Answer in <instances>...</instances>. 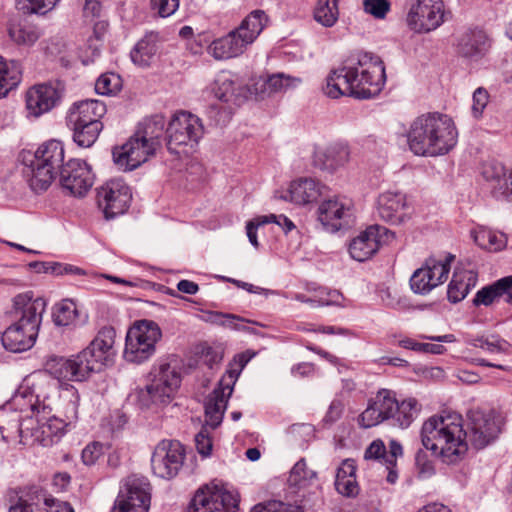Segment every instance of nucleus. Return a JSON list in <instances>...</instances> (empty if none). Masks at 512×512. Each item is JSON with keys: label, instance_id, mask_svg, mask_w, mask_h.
I'll list each match as a JSON object with an SVG mask.
<instances>
[{"label": "nucleus", "instance_id": "8", "mask_svg": "<svg viewBox=\"0 0 512 512\" xmlns=\"http://www.w3.org/2000/svg\"><path fill=\"white\" fill-rule=\"evenodd\" d=\"M161 337V329L154 321L136 322L127 332L124 358L137 364L148 360L155 353L156 343Z\"/></svg>", "mask_w": 512, "mask_h": 512}, {"label": "nucleus", "instance_id": "27", "mask_svg": "<svg viewBox=\"0 0 512 512\" xmlns=\"http://www.w3.org/2000/svg\"><path fill=\"white\" fill-rule=\"evenodd\" d=\"M45 490L36 485L19 487L10 497L8 512H43Z\"/></svg>", "mask_w": 512, "mask_h": 512}, {"label": "nucleus", "instance_id": "46", "mask_svg": "<svg viewBox=\"0 0 512 512\" xmlns=\"http://www.w3.org/2000/svg\"><path fill=\"white\" fill-rule=\"evenodd\" d=\"M122 78L114 72L101 74L95 83V91L100 95H113L122 89Z\"/></svg>", "mask_w": 512, "mask_h": 512}, {"label": "nucleus", "instance_id": "2", "mask_svg": "<svg viewBox=\"0 0 512 512\" xmlns=\"http://www.w3.org/2000/svg\"><path fill=\"white\" fill-rule=\"evenodd\" d=\"M457 129L451 117L427 112L416 117L405 133L409 150L416 156H441L457 143Z\"/></svg>", "mask_w": 512, "mask_h": 512}, {"label": "nucleus", "instance_id": "22", "mask_svg": "<svg viewBox=\"0 0 512 512\" xmlns=\"http://www.w3.org/2000/svg\"><path fill=\"white\" fill-rule=\"evenodd\" d=\"M22 163L37 162L48 167L52 171L59 174L64 163L65 151L62 142L58 140H49L38 147L33 153L30 151H22L20 154Z\"/></svg>", "mask_w": 512, "mask_h": 512}, {"label": "nucleus", "instance_id": "13", "mask_svg": "<svg viewBox=\"0 0 512 512\" xmlns=\"http://www.w3.org/2000/svg\"><path fill=\"white\" fill-rule=\"evenodd\" d=\"M151 502V484L142 475L128 476L111 512H148Z\"/></svg>", "mask_w": 512, "mask_h": 512}, {"label": "nucleus", "instance_id": "29", "mask_svg": "<svg viewBox=\"0 0 512 512\" xmlns=\"http://www.w3.org/2000/svg\"><path fill=\"white\" fill-rule=\"evenodd\" d=\"M244 40L240 38L235 30L230 31L227 35L215 39L209 45V53L217 60H225L241 55L248 46Z\"/></svg>", "mask_w": 512, "mask_h": 512}, {"label": "nucleus", "instance_id": "28", "mask_svg": "<svg viewBox=\"0 0 512 512\" xmlns=\"http://www.w3.org/2000/svg\"><path fill=\"white\" fill-rule=\"evenodd\" d=\"M230 396L229 390L225 388V385H221V381H219L218 386L207 397L205 418L207 425L212 429L217 428L222 423Z\"/></svg>", "mask_w": 512, "mask_h": 512}, {"label": "nucleus", "instance_id": "16", "mask_svg": "<svg viewBox=\"0 0 512 512\" xmlns=\"http://www.w3.org/2000/svg\"><path fill=\"white\" fill-rule=\"evenodd\" d=\"M467 438L475 449H483L500 433V425L493 411L472 409L467 414Z\"/></svg>", "mask_w": 512, "mask_h": 512}, {"label": "nucleus", "instance_id": "5", "mask_svg": "<svg viewBox=\"0 0 512 512\" xmlns=\"http://www.w3.org/2000/svg\"><path fill=\"white\" fill-rule=\"evenodd\" d=\"M421 410L422 405L416 398L398 400L395 392L381 389L368 401L367 408L358 417V424L363 428H371L386 422L393 427L407 429L418 418Z\"/></svg>", "mask_w": 512, "mask_h": 512}, {"label": "nucleus", "instance_id": "31", "mask_svg": "<svg viewBox=\"0 0 512 512\" xmlns=\"http://www.w3.org/2000/svg\"><path fill=\"white\" fill-rule=\"evenodd\" d=\"M269 22V17L264 10L251 11L234 29L247 45L252 44L262 33Z\"/></svg>", "mask_w": 512, "mask_h": 512}, {"label": "nucleus", "instance_id": "59", "mask_svg": "<svg viewBox=\"0 0 512 512\" xmlns=\"http://www.w3.org/2000/svg\"><path fill=\"white\" fill-rule=\"evenodd\" d=\"M258 224H269L274 223L277 224L279 227L282 228L285 234H288L292 230L296 228L295 224L292 220H290L287 216L280 214H269V215H262L258 216Z\"/></svg>", "mask_w": 512, "mask_h": 512}, {"label": "nucleus", "instance_id": "60", "mask_svg": "<svg viewBox=\"0 0 512 512\" xmlns=\"http://www.w3.org/2000/svg\"><path fill=\"white\" fill-rule=\"evenodd\" d=\"M103 454V444L100 442H92L83 449L81 458L85 465L91 466L94 465Z\"/></svg>", "mask_w": 512, "mask_h": 512}, {"label": "nucleus", "instance_id": "43", "mask_svg": "<svg viewBox=\"0 0 512 512\" xmlns=\"http://www.w3.org/2000/svg\"><path fill=\"white\" fill-rule=\"evenodd\" d=\"M454 255L448 254L442 259H438L436 257H429L425 260V265L431 268L433 274L431 276L436 278V281H433L435 287L443 284L447 279L450 273L451 263L454 260Z\"/></svg>", "mask_w": 512, "mask_h": 512}, {"label": "nucleus", "instance_id": "21", "mask_svg": "<svg viewBox=\"0 0 512 512\" xmlns=\"http://www.w3.org/2000/svg\"><path fill=\"white\" fill-rule=\"evenodd\" d=\"M413 212L407 194H379L377 213L382 220L390 224H400L409 219Z\"/></svg>", "mask_w": 512, "mask_h": 512}, {"label": "nucleus", "instance_id": "12", "mask_svg": "<svg viewBox=\"0 0 512 512\" xmlns=\"http://www.w3.org/2000/svg\"><path fill=\"white\" fill-rule=\"evenodd\" d=\"M202 135L200 118L187 111H178L166 128L167 149L171 154L179 155V147L198 143Z\"/></svg>", "mask_w": 512, "mask_h": 512}, {"label": "nucleus", "instance_id": "37", "mask_svg": "<svg viewBox=\"0 0 512 512\" xmlns=\"http://www.w3.org/2000/svg\"><path fill=\"white\" fill-rule=\"evenodd\" d=\"M512 286V276H506L498 279L494 283L481 288L475 294L473 304L475 306H490L502 296L509 293Z\"/></svg>", "mask_w": 512, "mask_h": 512}, {"label": "nucleus", "instance_id": "32", "mask_svg": "<svg viewBox=\"0 0 512 512\" xmlns=\"http://www.w3.org/2000/svg\"><path fill=\"white\" fill-rule=\"evenodd\" d=\"M23 175L26 178L30 189L33 192L46 191L56 180L58 173L37 162L22 163Z\"/></svg>", "mask_w": 512, "mask_h": 512}, {"label": "nucleus", "instance_id": "56", "mask_svg": "<svg viewBox=\"0 0 512 512\" xmlns=\"http://www.w3.org/2000/svg\"><path fill=\"white\" fill-rule=\"evenodd\" d=\"M364 11L376 19H384L391 9V3L388 0H364Z\"/></svg>", "mask_w": 512, "mask_h": 512}, {"label": "nucleus", "instance_id": "17", "mask_svg": "<svg viewBox=\"0 0 512 512\" xmlns=\"http://www.w3.org/2000/svg\"><path fill=\"white\" fill-rule=\"evenodd\" d=\"M389 238H394V234L386 227L378 224L370 225L351 240L348 252L351 258L358 262L367 261Z\"/></svg>", "mask_w": 512, "mask_h": 512}, {"label": "nucleus", "instance_id": "40", "mask_svg": "<svg viewBox=\"0 0 512 512\" xmlns=\"http://www.w3.org/2000/svg\"><path fill=\"white\" fill-rule=\"evenodd\" d=\"M72 131L74 143L81 148H90L97 141L103 124H67Z\"/></svg>", "mask_w": 512, "mask_h": 512}, {"label": "nucleus", "instance_id": "55", "mask_svg": "<svg viewBox=\"0 0 512 512\" xmlns=\"http://www.w3.org/2000/svg\"><path fill=\"white\" fill-rule=\"evenodd\" d=\"M322 188H325V186H321L315 179L300 177L290 183L287 192H322Z\"/></svg>", "mask_w": 512, "mask_h": 512}, {"label": "nucleus", "instance_id": "34", "mask_svg": "<svg viewBox=\"0 0 512 512\" xmlns=\"http://www.w3.org/2000/svg\"><path fill=\"white\" fill-rule=\"evenodd\" d=\"M158 34L147 32L131 49L130 58L138 67H149L157 53Z\"/></svg>", "mask_w": 512, "mask_h": 512}, {"label": "nucleus", "instance_id": "25", "mask_svg": "<svg viewBox=\"0 0 512 512\" xmlns=\"http://www.w3.org/2000/svg\"><path fill=\"white\" fill-rule=\"evenodd\" d=\"M491 47L490 39L482 29H469L459 39L457 49L461 57L478 61Z\"/></svg>", "mask_w": 512, "mask_h": 512}, {"label": "nucleus", "instance_id": "53", "mask_svg": "<svg viewBox=\"0 0 512 512\" xmlns=\"http://www.w3.org/2000/svg\"><path fill=\"white\" fill-rule=\"evenodd\" d=\"M308 290L312 291L311 288H308ZM313 292L316 294L318 306L341 305L343 296L338 290L319 287L313 288Z\"/></svg>", "mask_w": 512, "mask_h": 512}, {"label": "nucleus", "instance_id": "41", "mask_svg": "<svg viewBox=\"0 0 512 512\" xmlns=\"http://www.w3.org/2000/svg\"><path fill=\"white\" fill-rule=\"evenodd\" d=\"M254 355L255 353L247 350L243 353L235 355L233 360L229 363V368L227 369L226 374L220 380L221 385H225V388L229 390V394H232L238 377L240 376L244 367L254 357Z\"/></svg>", "mask_w": 512, "mask_h": 512}, {"label": "nucleus", "instance_id": "54", "mask_svg": "<svg viewBox=\"0 0 512 512\" xmlns=\"http://www.w3.org/2000/svg\"><path fill=\"white\" fill-rule=\"evenodd\" d=\"M250 512H303V510L299 506L271 500L255 505Z\"/></svg>", "mask_w": 512, "mask_h": 512}, {"label": "nucleus", "instance_id": "44", "mask_svg": "<svg viewBox=\"0 0 512 512\" xmlns=\"http://www.w3.org/2000/svg\"><path fill=\"white\" fill-rule=\"evenodd\" d=\"M470 345L481 348L489 353H508L512 347L508 341L500 338L498 335L474 338L470 341Z\"/></svg>", "mask_w": 512, "mask_h": 512}, {"label": "nucleus", "instance_id": "48", "mask_svg": "<svg viewBox=\"0 0 512 512\" xmlns=\"http://www.w3.org/2000/svg\"><path fill=\"white\" fill-rule=\"evenodd\" d=\"M214 95L224 103L240 105L242 102L240 93L236 92V83L231 79H224L218 82L214 88Z\"/></svg>", "mask_w": 512, "mask_h": 512}, {"label": "nucleus", "instance_id": "49", "mask_svg": "<svg viewBox=\"0 0 512 512\" xmlns=\"http://www.w3.org/2000/svg\"><path fill=\"white\" fill-rule=\"evenodd\" d=\"M293 80L294 78L282 73L271 75L262 81L260 92L270 95L284 91L292 85Z\"/></svg>", "mask_w": 512, "mask_h": 512}, {"label": "nucleus", "instance_id": "23", "mask_svg": "<svg viewBox=\"0 0 512 512\" xmlns=\"http://www.w3.org/2000/svg\"><path fill=\"white\" fill-rule=\"evenodd\" d=\"M349 157V146L343 142H335L314 153L313 166L332 174L343 167L349 161Z\"/></svg>", "mask_w": 512, "mask_h": 512}, {"label": "nucleus", "instance_id": "52", "mask_svg": "<svg viewBox=\"0 0 512 512\" xmlns=\"http://www.w3.org/2000/svg\"><path fill=\"white\" fill-rule=\"evenodd\" d=\"M206 321L217 324L229 328H233L236 330H245L244 326H239L236 322L238 321H245L240 316L230 314V313H223L218 311H208L206 312Z\"/></svg>", "mask_w": 512, "mask_h": 512}, {"label": "nucleus", "instance_id": "36", "mask_svg": "<svg viewBox=\"0 0 512 512\" xmlns=\"http://www.w3.org/2000/svg\"><path fill=\"white\" fill-rule=\"evenodd\" d=\"M335 488L340 494L347 497H354L358 494L359 488L356 481V466L353 460H344L337 469Z\"/></svg>", "mask_w": 512, "mask_h": 512}, {"label": "nucleus", "instance_id": "11", "mask_svg": "<svg viewBox=\"0 0 512 512\" xmlns=\"http://www.w3.org/2000/svg\"><path fill=\"white\" fill-rule=\"evenodd\" d=\"M90 351L83 349L79 353L65 357H52L47 361V371L58 380L82 382L93 373L102 370L101 366L93 359Z\"/></svg>", "mask_w": 512, "mask_h": 512}, {"label": "nucleus", "instance_id": "3", "mask_svg": "<svg viewBox=\"0 0 512 512\" xmlns=\"http://www.w3.org/2000/svg\"><path fill=\"white\" fill-rule=\"evenodd\" d=\"M420 436L423 447L447 464L460 461L468 450L462 417L457 413L431 416L422 424Z\"/></svg>", "mask_w": 512, "mask_h": 512}, {"label": "nucleus", "instance_id": "42", "mask_svg": "<svg viewBox=\"0 0 512 512\" xmlns=\"http://www.w3.org/2000/svg\"><path fill=\"white\" fill-rule=\"evenodd\" d=\"M429 273L433 274V271L425 263L414 271L410 278V287L414 293L425 295L435 288L432 281H436V278H433Z\"/></svg>", "mask_w": 512, "mask_h": 512}, {"label": "nucleus", "instance_id": "45", "mask_svg": "<svg viewBox=\"0 0 512 512\" xmlns=\"http://www.w3.org/2000/svg\"><path fill=\"white\" fill-rule=\"evenodd\" d=\"M78 317L76 304L71 300H64L56 306L53 312V321L57 326L73 325Z\"/></svg>", "mask_w": 512, "mask_h": 512}, {"label": "nucleus", "instance_id": "30", "mask_svg": "<svg viewBox=\"0 0 512 512\" xmlns=\"http://www.w3.org/2000/svg\"><path fill=\"white\" fill-rule=\"evenodd\" d=\"M478 274L474 270L456 268L448 285L447 297L451 303L462 301L475 287Z\"/></svg>", "mask_w": 512, "mask_h": 512}, {"label": "nucleus", "instance_id": "14", "mask_svg": "<svg viewBox=\"0 0 512 512\" xmlns=\"http://www.w3.org/2000/svg\"><path fill=\"white\" fill-rule=\"evenodd\" d=\"M406 8L407 25L416 33L433 31L445 21L442 0H407Z\"/></svg>", "mask_w": 512, "mask_h": 512}, {"label": "nucleus", "instance_id": "50", "mask_svg": "<svg viewBox=\"0 0 512 512\" xmlns=\"http://www.w3.org/2000/svg\"><path fill=\"white\" fill-rule=\"evenodd\" d=\"M315 477V472L308 470L305 459H300L292 467L288 478V483L291 486L303 487Z\"/></svg>", "mask_w": 512, "mask_h": 512}, {"label": "nucleus", "instance_id": "47", "mask_svg": "<svg viewBox=\"0 0 512 512\" xmlns=\"http://www.w3.org/2000/svg\"><path fill=\"white\" fill-rule=\"evenodd\" d=\"M50 413L51 408L48 405L43 404L42 412L37 417L38 423H40L43 427V433L54 436L62 434L66 427V423L62 419H59L55 416H50Z\"/></svg>", "mask_w": 512, "mask_h": 512}, {"label": "nucleus", "instance_id": "20", "mask_svg": "<svg viewBox=\"0 0 512 512\" xmlns=\"http://www.w3.org/2000/svg\"><path fill=\"white\" fill-rule=\"evenodd\" d=\"M61 92L50 83L36 84L25 93L28 114L39 117L59 105Z\"/></svg>", "mask_w": 512, "mask_h": 512}, {"label": "nucleus", "instance_id": "61", "mask_svg": "<svg viewBox=\"0 0 512 512\" xmlns=\"http://www.w3.org/2000/svg\"><path fill=\"white\" fill-rule=\"evenodd\" d=\"M472 100V114L476 119H479L489 101V94L487 90L483 87L477 88L473 93Z\"/></svg>", "mask_w": 512, "mask_h": 512}, {"label": "nucleus", "instance_id": "33", "mask_svg": "<svg viewBox=\"0 0 512 512\" xmlns=\"http://www.w3.org/2000/svg\"><path fill=\"white\" fill-rule=\"evenodd\" d=\"M23 68L16 60H7L0 55V99L15 90L22 81Z\"/></svg>", "mask_w": 512, "mask_h": 512}, {"label": "nucleus", "instance_id": "57", "mask_svg": "<svg viewBox=\"0 0 512 512\" xmlns=\"http://www.w3.org/2000/svg\"><path fill=\"white\" fill-rule=\"evenodd\" d=\"M415 465L418 474L422 478H428L435 473L433 461L430 460L425 450L419 449L415 454Z\"/></svg>", "mask_w": 512, "mask_h": 512}, {"label": "nucleus", "instance_id": "64", "mask_svg": "<svg viewBox=\"0 0 512 512\" xmlns=\"http://www.w3.org/2000/svg\"><path fill=\"white\" fill-rule=\"evenodd\" d=\"M43 512H74L72 506L67 502L57 501L47 495L45 491V501L42 505Z\"/></svg>", "mask_w": 512, "mask_h": 512}, {"label": "nucleus", "instance_id": "39", "mask_svg": "<svg viewBox=\"0 0 512 512\" xmlns=\"http://www.w3.org/2000/svg\"><path fill=\"white\" fill-rule=\"evenodd\" d=\"M340 0H316L313 8V19L325 28L333 27L340 15Z\"/></svg>", "mask_w": 512, "mask_h": 512}, {"label": "nucleus", "instance_id": "10", "mask_svg": "<svg viewBox=\"0 0 512 512\" xmlns=\"http://www.w3.org/2000/svg\"><path fill=\"white\" fill-rule=\"evenodd\" d=\"M316 214L323 229L329 233L348 229L355 221L354 203L344 194H334L322 200Z\"/></svg>", "mask_w": 512, "mask_h": 512}, {"label": "nucleus", "instance_id": "4", "mask_svg": "<svg viewBox=\"0 0 512 512\" xmlns=\"http://www.w3.org/2000/svg\"><path fill=\"white\" fill-rule=\"evenodd\" d=\"M46 302L34 298L32 291L20 293L13 298L12 316L16 320L3 333L2 344L14 353L32 348L36 342Z\"/></svg>", "mask_w": 512, "mask_h": 512}, {"label": "nucleus", "instance_id": "1", "mask_svg": "<svg viewBox=\"0 0 512 512\" xmlns=\"http://www.w3.org/2000/svg\"><path fill=\"white\" fill-rule=\"evenodd\" d=\"M386 83L385 64L371 52H356L348 56L326 77L325 95L332 99L348 96L358 100L377 97Z\"/></svg>", "mask_w": 512, "mask_h": 512}, {"label": "nucleus", "instance_id": "58", "mask_svg": "<svg viewBox=\"0 0 512 512\" xmlns=\"http://www.w3.org/2000/svg\"><path fill=\"white\" fill-rule=\"evenodd\" d=\"M180 0H150L151 9L162 17L173 15L179 8Z\"/></svg>", "mask_w": 512, "mask_h": 512}, {"label": "nucleus", "instance_id": "35", "mask_svg": "<svg viewBox=\"0 0 512 512\" xmlns=\"http://www.w3.org/2000/svg\"><path fill=\"white\" fill-rule=\"evenodd\" d=\"M7 32L11 41L19 46H32L41 36L40 29L27 20H10Z\"/></svg>", "mask_w": 512, "mask_h": 512}, {"label": "nucleus", "instance_id": "63", "mask_svg": "<svg viewBox=\"0 0 512 512\" xmlns=\"http://www.w3.org/2000/svg\"><path fill=\"white\" fill-rule=\"evenodd\" d=\"M365 459L379 460L386 465V446L381 439H376L370 443L365 450Z\"/></svg>", "mask_w": 512, "mask_h": 512}, {"label": "nucleus", "instance_id": "26", "mask_svg": "<svg viewBox=\"0 0 512 512\" xmlns=\"http://www.w3.org/2000/svg\"><path fill=\"white\" fill-rule=\"evenodd\" d=\"M106 105L99 100L87 99L74 103L66 116V124H103Z\"/></svg>", "mask_w": 512, "mask_h": 512}, {"label": "nucleus", "instance_id": "18", "mask_svg": "<svg viewBox=\"0 0 512 512\" xmlns=\"http://www.w3.org/2000/svg\"><path fill=\"white\" fill-rule=\"evenodd\" d=\"M95 178L91 166L80 159H70L59 172L60 186L68 192H89Z\"/></svg>", "mask_w": 512, "mask_h": 512}, {"label": "nucleus", "instance_id": "24", "mask_svg": "<svg viewBox=\"0 0 512 512\" xmlns=\"http://www.w3.org/2000/svg\"><path fill=\"white\" fill-rule=\"evenodd\" d=\"M116 330L112 326L102 327L90 344L84 348L103 369L113 362L116 354L114 349Z\"/></svg>", "mask_w": 512, "mask_h": 512}, {"label": "nucleus", "instance_id": "9", "mask_svg": "<svg viewBox=\"0 0 512 512\" xmlns=\"http://www.w3.org/2000/svg\"><path fill=\"white\" fill-rule=\"evenodd\" d=\"M239 502L238 492L211 482L196 490L188 505V512H237Z\"/></svg>", "mask_w": 512, "mask_h": 512}, {"label": "nucleus", "instance_id": "19", "mask_svg": "<svg viewBox=\"0 0 512 512\" xmlns=\"http://www.w3.org/2000/svg\"><path fill=\"white\" fill-rule=\"evenodd\" d=\"M49 385L46 378L38 379L30 385L29 380H26L17 389L15 394L10 400V405L15 410L20 412H31V416L36 418L42 412V405L45 404L47 396L43 393L42 389Z\"/></svg>", "mask_w": 512, "mask_h": 512}, {"label": "nucleus", "instance_id": "6", "mask_svg": "<svg viewBox=\"0 0 512 512\" xmlns=\"http://www.w3.org/2000/svg\"><path fill=\"white\" fill-rule=\"evenodd\" d=\"M165 124L166 119L162 114L144 119L125 144L113 148L114 163L125 171H132L146 162L160 145L159 139L166 132Z\"/></svg>", "mask_w": 512, "mask_h": 512}, {"label": "nucleus", "instance_id": "62", "mask_svg": "<svg viewBox=\"0 0 512 512\" xmlns=\"http://www.w3.org/2000/svg\"><path fill=\"white\" fill-rule=\"evenodd\" d=\"M95 192H132V188L122 177H115L107 180L101 186L95 188Z\"/></svg>", "mask_w": 512, "mask_h": 512}, {"label": "nucleus", "instance_id": "7", "mask_svg": "<svg viewBox=\"0 0 512 512\" xmlns=\"http://www.w3.org/2000/svg\"><path fill=\"white\" fill-rule=\"evenodd\" d=\"M150 383L137 391V401L143 408L168 404L181 384V375L169 363L154 366L149 373Z\"/></svg>", "mask_w": 512, "mask_h": 512}, {"label": "nucleus", "instance_id": "38", "mask_svg": "<svg viewBox=\"0 0 512 512\" xmlns=\"http://www.w3.org/2000/svg\"><path fill=\"white\" fill-rule=\"evenodd\" d=\"M97 200L106 219H113L126 212L132 198V194H102Z\"/></svg>", "mask_w": 512, "mask_h": 512}, {"label": "nucleus", "instance_id": "51", "mask_svg": "<svg viewBox=\"0 0 512 512\" xmlns=\"http://www.w3.org/2000/svg\"><path fill=\"white\" fill-rule=\"evenodd\" d=\"M482 176L487 182L495 183L491 192H496L497 187L502 188V184H507L505 179V168L500 163H488L483 166Z\"/></svg>", "mask_w": 512, "mask_h": 512}, {"label": "nucleus", "instance_id": "15", "mask_svg": "<svg viewBox=\"0 0 512 512\" xmlns=\"http://www.w3.org/2000/svg\"><path fill=\"white\" fill-rule=\"evenodd\" d=\"M184 460L185 449L179 441L162 440L152 453V471L159 478L172 479L179 473Z\"/></svg>", "mask_w": 512, "mask_h": 512}]
</instances>
